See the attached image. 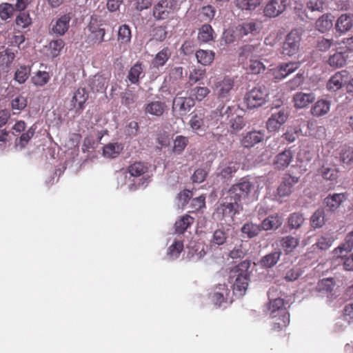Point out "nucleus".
<instances>
[{"mask_svg":"<svg viewBox=\"0 0 353 353\" xmlns=\"http://www.w3.org/2000/svg\"><path fill=\"white\" fill-rule=\"evenodd\" d=\"M249 266L250 262L245 261L230 272V282L233 283V292L236 296L244 295L248 289L250 278Z\"/></svg>","mask_w":353,"mask_h":353,"instance_id":"f257e3e1","label":"nucleus"},{"mask_svg":"<svg viewBox=\"0 0 353 353\" xmlns=\"http://www.w3.org/2000/svg\"><path fill=\"white\" fill-rule=\"evenodd\" d=\"M261 188L262 185L259 181L251 183L245 181L232 185L228 191V196L231 201L238 203L249 196L256 199Z\"/></svg>","mask_w":353,"mask_h":353,"instance_id":"f03ea898","label":"nucleus"},{"mask_svg":"<svg viewBox=\"0 0 353 353\" xmlns=\"http://www.w3.org/2000/svg\"><path fill=\"white\" fill-rule=\"evenodd\" d=\"M148 167L143 163L139 161L135 162L128 167V172H121L118 173V183L121 184V186L123 184H126L128 185V188L130 190H134L137 187L143 185L144 182H141V179H139V181L135 182L134 179L130 180V179H128L125 182L128 178V173H129L130 175L132 177L138 178L145 174L148 171Z\"/></svg>","mask_w":353,"mask_h":353,"instance_id":"7ed1b4c3","label":"nucleus"},{"mask_svg":"<svg viewBox=\"0 0 353 353\" xmlns=\"http://www.w3.org/2000/svg\"><path fill=\"white\" fill-rule=\"evenodd\" d=\"M184 0H160L153 7L152 16L157 21L168 19L170 14L179 9Z\"/></svg>","mask_w":353,"mask_h":353,"instance_id":"20e7f679","label":"nucleus"},{"mask_svg":"<svg viewBox=\"0 0 353 353\" xmlns=\"http://www.w3.org/2000/svg\"><path fill=\"white\" fill-rule=\"evenodd\" d=\"M208 84L211 85L215 96L220 100H229L230 92L234 87V81L230 78L209 79Z\"/></svg>","mask_w":353,"mask_h":353,"instance_id":"39448f33","label":"nucleus"},{"mask_svg":"<svg viewBox=\"0 0 353 353\" xmlns=\"http://www.w3.org/2000/svg\"><path fill=\"white\" fill-rule=\"evenodd\" d=\"M217 112H213L210 114L204 110L196 112L190 119L189 125L191 129L198 134L204 133L210 125L211 119L216 116Z\"/></svg>","mask_w":353,"mask_h":353,"instance_id":"423d86ee","label":"nucleus"},{"mask_svg":"<svg viewBox=\"0 0 353 353\" xmlns=\"http://www.w3.org/2000/svg\"><path fill=\"white\" fill-rule=\"evenodd\" d=\"M268 96V92L265 87H256L245 94L244 101L248 108L252 109L263 105Z\"/></svg>","mask_w":353,"mask_h":353,"instance_id":"0eeeda50","label":"nucleus"},{"mask_svg":"<svg viewBox=\"0 0 353 353\" xmlns=\"http://www.w3.org/2000/svg\"><path fill=\"white\" fill-rule=\"evenodd\" d=\"M239 205L236 202L224 203L218 207L213 214V218L218 221L230 222L239 210Z\"/></svg>","mask_w":353,"mask_h":353,"instance_id":"6e6552de","label":"nucleus"},{"mask_svg":"<svg viewBox=\"0 0 353 353\" xmlns=\"http://www.w3.org/2000/svg\"><path fill=\"white\" fill-rule=\"evenodd\" d=\"M269 54L264 44L256 42L255 43L246 44L241 48V57L253 59L259 58L261 60L267 61L265 57Z\"/></svg>","mask_w":353,"mask_h":353,"instance_id":"1a4fd4ad","label":"nucleus"},{"mask_svg":"<svg viewBox=\"0 0 353 353\" xmlns=\"http://www.w3.org/2000/svg\"><path fill=\"white\" fill-rule=\"evenodd\" d=\"M290 4V0H269L264 7L263 14L269 18H275L283 13Z\"/></svg>","mask_w":353,"mask_h":353,"instance_id":"9d476101","label":"nucleus"},{"mask_svg":"<svg viewBox=\"0 0 353 353\" xmlns=\"http://www.w3.org/2000/svg\"><path fill=\"white\" fill-rule=\"evenodd\" d=\"M289 117L288 108H282L272 114L266 123V126L270 132L277 131L283 125Z\"/></svg>","mask_w":353,"mask_h":353,"instance_id":"9b49d317","label":"nucleus"},{"mask_svg":"<svg viewBox=\"0 0 353 353\" xmlns=\"http://www.w3.org/2000/svg\"><path fill=\"white\" fill-rule=\"evenodd\" d=\"M300 41L301 37L298 31H291L283 43L282 53L290 57L295 54L299 49Z\"/></svg>","mask_w":353,"mask_h":353,"instance_id":"f8f14e48","label":"nucleus"},{"mask_svg":"<svg viewBox=\"0 0 353 353\" xmlns=\"http://www.w3.org/2000/svg\"><path fill=\"white\" fill-rule=\"evenodd\" d=\"M87 40L92 44H100L103 41L105 31L99 27L96 20L92 19L88 27Z\"/></svg>","mask_w":353,"mask_h":353,"instance_id":"ddd939ff","label":"nucleus"},{"mask_svg":"<svg viewBox=\"0 0 353 353\" xmlns=\"http://www.w3.org/2000/svg\"><path fill=\"white\" fill-rule=\"evenodd\" d=\"M194 105V101L191 97L176 96L173 100V111L183 116Z\"/></svg>","mask_w":353,"mask_h":353,"instance_id":"4468645a","label":"nucleus"},{"mask_svg":"<svg viewBox=\"0 0 353 353\" xmlns=\"http://www.w3.org/2000/svg\"><path fill=\"white\" fill-rule=\"evenodd\" d=\"M238 110L235 107L228 106L223 116L228 119V125L234 130H240L245 126V121L242 116L237 114Z\"/></svg>","mask_w":353,"mask_h":353,"instance_id":"2eb2a0df","label":"nucleus"},{"mask_svg":"<svg viewBox=\"0 0 353 353\" xmlns=\"http://www.w3.org/2000/svg\"><path fill=\"white\" fill-rule=\"evenodd\" d=\"M346 200V196L343 193H334L328 194L323 199V205L331 212H335Z\"/></svg>","mask_w":353,"mask_h":353,"instance_id":"dca6fc26","label":"nucleus"},{"mask_svg":"<svg viewBox=\"0 0 353 353\" xmlns=\"http://www.w3.org/2000/svg\"><path fill=\"white\" fill-rule=\"evenodd\" d=\"M293 159V153L290 150H285L279 153L273 160L275 170H283L289 166Z\"/></svg>","mask_w":353,"mask_h":353,"instance_id":"f3484780","label":"nucleus"},{"mask_svg":"<svg viewBox=\"0 0 353 353\" xmlns=\"http://www.w3.org/2000/svg\"><path fill=\"white\" fill-rule=\"evenodd\" d=\"M347 80V72L342 70L335 73L327 81V88L333 92L341 89L343 85H346Z\"/></svg>","mask_w":353,"mask_h":353,"instance_id":"a211bd4d","label":"nucleus"},{"mask_svg":"<svg viewBox=\"0 0 353 353\" xmlns=\"http://www.w3.org/2000/svg\"><path fill=\"white\" fill-rule=\"evenodd\" d=\"M71 17L69 14L61 16L56 20L54 23L52 24V31L53 33L62 36L68 30Z\"/></svg>","mask_w":353,"mask_h":353,"instance_id":"6ab92c4d","label":"nucleus"},{"mask_svg":"<svg viewBox=\"0 0 353 353\" xmlns=\"http://www.w3.org/2000/svg\"><path fill=\"white\" fill-rule=\"evenodd\" d=\"M298 182L297 178L290 175L285 176L277 188V194L280 197L289 196L292 192V186Z\"/></svg>","mask_w":353,"mask_h":353,"instance_id":"aec40b11","label":"nucleus"},{"mask_svg":"<svg viewBox=\"0 0 353 353\" xmlns=\"http://www.w3.org/2000/svg\"><path fill=\"white\" fill-rule=\"evenodd\" d=\"M166 105L159 101H150L145 105L144 112L146 115L159 117L164 113Z\"/></svg>","mask_w":353,"mask_h":353,"instance_id":"412c9836","label":"nucleus"},{"mask_svg":"<svg viewBox=\"0 0 353 353\" xmlns=\"http://www.w3.org/2000/svg\"><path fill=\"white\" fill-rule=\"evenodd\" d=\"M353 26V16L350 14H341L336 21L335 29L340 34L348 32Z\"/></svg>","mask_w":353,"mask_h":353,"instance_id":"4be33fe9","label":"nucleus"},{"mask_svg":"<svg viewBox=\"0 0 353 353\" xmlns=\"http://www.w3.org/2000/svg\"><path fill=\"white\" fill-rule=\"evenodd\" d=\"M299 67L297 63H288L280 65L273 70V75L276 79L281 80L294 72Z\"/></svg>","mask_w":353,"mask_h":353,"instance_id":"5701e85b","label":"nucleus"},{"mask_svg":"<svg viewBox=\"0 0 353 353\" xmlns=\"http://www.w3.org/2000/svg\"><path fill=\"white\" fill-rule=\"evenodd\" d=\"M263 137L264 134L261 132L254 130L248 132L242 138L241 143L245 148H251L263 141Z\"/></svg>","mask_w":353,"mask_h":353,"instance_id":"b1692460","label":"nucleus"},{"mask_svg":"<svg viewBox=\"0 0 353 353\" xmlns=\"http://www.w3.org/2000/svg\"><path fill=\"white\" fill-rule=\"evenodd\" d=\"M239 165L234 162H222L217 170L218 175L223 179H229L238 170Z\"/></svg>","mask_w":353,"mask_h":353,"instance_id":"393cba45","label":"nucleus"},{"mask_svg":"<svg viewBox=\"0 0 353 353\" xmlns=\"http://www.w3.org/2000/svg\"><path fill=\"white\" fill-rule=\"evenodd\" d=\"M235 6L243 12L254 11L261 3V0H234Z\"/></svg>","mask_w":353,"mask_h":353,"instance_id":"a878e982","label":"nucleus"},{"mask_svg":"<svg viewBox=\"0 0 353 353\" xmlns=\"http://www.w3.org/2000/svg\"><path fill=\"white\" fill-rule=\"evenodd\" d=\"M88 99V94L84 88L77 89L73 94L71 103L74 108L77 110H82L83 104Z\"/></svg>","mask_w":353,"mask_h":353,"instance_id":"bb28decb","label":"nucleus"},{"mask_svg":"<svg viewBox=\"0 0 353 353\" xmlns=\"http://www.w3.org/2000/svg\"><path fill=\"white\" fill-rule=\"evenodd\" d=\"M326 221L324 208H319L310 216V226L314 228H321L325 225Z\"/></svg>","mask_w":353,"mask_h":353,"instance_id":"cd10ccee","label":"nucleus"},{"mask_svg":"<svg viewBox=\"0 0 353 353\" xmlns=\"http://www.w3.org/2000/svg\"><path fill=\"white\" fill-rule=\"evenodd\" d=\"M236 30L241 36H246L258 32L259 25L254 21H247L239 25Z\"/></svg>","mask_w":353,"mask_h":353,"instance_id":"c85d7f7f","label":"nucleus"},{"mask_svg":"<svg viewBox=\"0 0 353 353\" xmlns=\"http://www.w3.org/2000/svg\"><path fill=\"white\" fill-rule=\"evenodd\" d=\"M330 108V103L329 101L321 99L317 101L312 106L311 112L316 117L323 116L329 112Z\"/></svg>","mask_w":353,"mask_h":353,"instance_id":"c756f323","label":"nucleus"},{"mask_svg":"<svg viewBox=\"0 0 353 353\" xmlns=\"http://www.w3.org/2000/svg\"><path fill=\"white\" fill-rule=\"evenodd\" d=\"M275 320L273 324V328L275 330H282L286 327L290 323V315L286 310H280L277 317L274 318Z\"/></svg>","mask_w":353,"mask_h":353,"instance_id":"7c9ffc66","label":"nucleus"},{"mask_svg":"<svg viewBox=\"0 0 353 353\" xmlns=\"http://www.w3.org/2000/svg\"><path fill=\"white\" fill-rule=\"evenodd\" d=\"M123 150V145L119 143H110L103 149V154L106 158L117 157Z\"/></svg>","mask_w":353,"mask_h":353,"instance_id":"2f4dec72","label":"nucleus"},{"mask_svg":"<svg viewBox=\"0 0 353 353\" xmlns=\"http://www.w3.org/2000/svg\"><path fill=\"white\" fill-rule=\"evenodd\" d=\"M282 224V220L278 215L269 216L265 219L261 224V229L264 230H276Z\"/></svg>","mask_w":353,"mask_h":353,"instance_id":"473e14b6","label":"nucleus"},{"mask_svg":"<svg viewBox=\"0 0 353 353\" xmlns=\"http://www.w3.org/2000/svg\"><path fill=\"white\" fill-rule=\"evenodd\" d=\"M144 77L143 69L140 63L134 64L130 70L128 79L131 83H137L139 79Z\"/></svg>","mask_w":353,"mask_h":353,"instance_id":"72a5a7b5","label":"nucleus"},{"mask_svg":"<svg viewBox=\"0 0 353 353\" xmlns=\"http://www.w3.org/2000/svg\"><path fill=\"white\" fill-rule=\"evenodd\" d=\"M281 255L280 251H276L263 256L261 260V266L269 268L274 266L279 260Z\"/></svg>","mask_w":353,"mask_h":353,"instance_id":"f704fd0d","label":"nucleus"},{"mask_svg":"<svg viewBox=\"0 0 353 353\" xmlns=\"http://www.w3.org/2000/svg\"><path fill=\"white\" fill-rule=\"evenodd\" d=\"M332 27V17L330 14H323L316 22V29L324 32Z\"/></svg>","mask_w":353,"mask_h":353,"instance_id":"c9c22d12","label":"nucleus"},{"mask_svg":"<svg viewBox=\"0 0 353 353\" xmlns=\"http://www.w3.org/2000/svg\"><path fill=\"white\" fill-rule=\"evenodd\" d=\"M196 57L199 63L207 65L213 61L214 54L210 50H199L196 52Z\"/></svg>","mask_w":353,"mask_h":353,"instance_id":"e433bc0d","label":"nucleus"},{"mask_svg":"<svg viewBox=\"0 0 353 353\" xmlns=\"http://www.w3.org/2000/svg\"><path fill=\"white\" fill-rule=\"evenodd\" d=\"M50 80L49 73L45 71H37L32 77L31 81L37 87L44 86Z\"/></svg>","mask_w":353,"mask_h":353,"instance_id":"4c0bfd02","label":"nucleus"},{"mask_svg":"<svg viewBox=\"0 0 353 353\" xmlns=\"http://www.w3.org/2000/svg\"><path fill=\"white\" fill-rule=\"evenodd\" d=\"M30 68L26 65H21L17 69L14 79L19 84L24 83L28 79L30 74Z\"/></svg>","mask_w":353,"mask_h":353,"instance_id":"58836bf2","label":"nucleus"},{"mask_svg":"<svg viewBox=\"0 0 353 353\" xmlns=\"http://www.w3.org/2000/svg\"><path fill=\"white\" fill-rule=\"evenodd\" d=\"M340 160L345 164L353 163V146L343 145L339 152Z\"/></svg>","mask_w":353,"mask_h":353,"instance_id":"ea45409f","label":"nucleus"},{"mask_svg":"<svg viewBox=\"0 0 353 353\" xmlns=\"http://www.w3.org/2000/svg\"><path fill=\"white\" fill-rule=\"evenodd\" d=\"M283 300L280 298L270 300L269 311L272 318L277 317L278 314H280V310H286L283 307Z\"/></svg>","mask_w":353,"mask_h":353,"instance_id":"a19ab883","label":"nucleus"},{"mask_svg":"<svg viewBox=\"0 0 353 353\" xmlns=\"http://www.w3.org/2000/svg\"><path fill=\"white\" fill-rule=\"evenodd\" d=\"M194 219L189 216L185 215L180 218L175 223V230L178 233H183L186 229L193 223Z\"/></svg>","mask_w":353,"mask_h":353,"instance_id":"79ce46f5","label":"nucleus"},{"mask_svg":"<svg viewBox=\"0 0 353 353\" xmlns=\"http://www.w3.org/2000/svg\"><path fill=\"white\" fill-rule=\"evenodd\" d=\"M298 244L299 240L291 236L283 237L281 241V245L286 253L292 252Z\"/></svg>","mask_w":353,"mask_h":353,"instance_id":"37998d69","label":"nucleus"},{"mask_svg":"<svg viewBox=\"0 0 353 353\" xmlns=\"http://www.w3.org/2000/svg\"><path fill=\"white\" fill-rule=\"evenodd\" d=\"M27 99L23 96H17L11 101V107L13 114H19L27 106Z\"/></svg>","mask_w":353,"mask_h":353,"instance_id":"c03bdc74","label":"nucleus"},{"mask_svg":"<svg viewBox=\"0 0 353 353\" xmlns=\"http://www.w3.org/2000/svg\"><path fill=\"white\" fill-rule=\"evenodd\" d=\"M261 61L256 58L250 59L247 66L248 72L252 74H259L264 71L265 67Z\"/></svg>","mask_w":353,"mask_h":353,"instance_id":"a18cd8bd","label":"nucleus"},{"mask_svg":"<svg viewBox=\"0 0 353 353\" xmlns=\"http://www.w3.org/2000/svg\"><path fill=\"white\" fill-rule=\"evenodd\" d=\"M198 39L202 42H208L213 39V30L210 25H203L199 29Z\"/></svg>","mask_w":353,"mask_h":353,"instance_id":"49530a36","label":"nucleus"},{"mask_svg":"<svg viewBox=\"0 0 353 353\" xmlns=\"http://www.w3.org/2000/svg\"><path fill=\"white\" fill-rule=\"evenodd\" d=\"M261 230V228L260 225L252 223H245L241 228L242 233L246 234L249 238L256 236L259 234Z\"/></svg>","mask_w":353,"mask_h":353,"instance_id":"de8ad7c7","label":"nucleus"},{"mask_svg":"<svg viewBox=\"0 0 353 353\" xmlns=\"http://www.w3.org/2000/svg\"><path fill=\"white\" fill-rule=\"evenodd\" d=\"M34 134V130L32 128H29L27 131L21 135L19 140L16 141L15 147L17 148H19L20 150L24 148L31 138L33 137Z\"/></svg>","mask_w":353,"mask_h":353,"instance_id":"09e8293b","label":"nucleus"},{"mask_svg":"<svg viewBox=\"0 0 353 353\" xmlns=\"http://www.w3.org/2000/svg\"><path fill=\"white\" fill-rule=\"evenodd\" d=\"M170 52L168 48H164L160 51L152 61L154 67L158 68L163 65L170 57Z\"/></svg>","mask_w":353,"mask_h":353,"instance_id":"8fccbe9b","label":"nucleus"},{"mask_svg":"<svg viewBox=\"0 0 353 353\" xmlns=\"http://www.w3.org/2000/svg\"><path fill=\"white\" fill-rule=\"evenodd\" d=\"M353 248V231L348 233L345 239V242L336 249H334V252L336 254H338L339 252H343V251L345 252H349Z\"/></svg>","mask_w":353,"mask_h":353,"instance_id":"3c124183","label":"nucleus"},{"mask_svg":"<svg viewBox=\"0 0 353 353\" xmlns=\"http://www.w3.org/2000/svg\"><path fill=\"white\" fill-rule=\"evenodd\" d=\"M345 57L342 52H336L328 59L330 65L335 68L343 67L345 64Z\"/></svg>","mask_w":353,"mask_h":353,"instance_id":"603ef678","label":"nucleus"},{"mask_svg":"<svg viewBox=\"0 0 353 353\" xmlns=\"http://www.w3.org/2000/svg\"><path fill=\"white\" fill-rule=\"evenodd\" d=\"M183 249V243L181 241H174L168 250V256L170 259H175L179 257L180 253Z\"/></svg>","mask_w":353,"mask_h":353,"instance_id":"864d4df0","label":"nucleus"},{"mask_svg":"<svg viewBox=\"0 0 353 353\" xmlns=\"http://www.w3.org/2000/svg\"><path fill=\"white\" fill-rule=\"evenodd\" d=\"M333 240L328 236H322L318 239L316 243L312 245V249L314 250L316 248H319L321 250H325L328 249L332 244Z\"/></svg>","mask_w":353,"mask_h":353,"instance_id":"5fc2aeb1","label":"nucleus"},{"mask_svg":"<svg viewBox=\"0 0 353 353\" xmlns=\"http://www.w3.org/2000/svg\"><path fill=\"white\" fill-rule=\"evenodd\" d=\"M248 252L247 243L241 242L240 244L235 245L230 252V256L232 259L243 258Z\"/></svg>","mask_w":353,"mask_h":353,"instance_id":"6e6d98bb","label":"nucleus"},{"mask_svg":"<svg viewBox=\"0 0 353 353\" xmlns=\"http://www.w3.org/2000/svg\"><path fill=\"white\" fill-rule=\"evenodd\" d=\"M131 39V32L130 28L123 25L121 26L118 31V40L121 43L126 44L130 42Z\"/></svg>","mask_w":353,"mask_h":353,"instance_id":"4d7b16f0","label":"nucleus"},{"mask_svg":"<svg viewBox=\"0 0 353 353\" xmlns=\"http://www.w3.org/2000/svg\"><path fill=\"white\" fill-rule=\"evenodd\" d=\"M334 285L333 279L327 278L319 281L316 287V290L318 292H330L332 290Z\"/></svg>","mask_w":353,"mask_h":353,"instance_id":"13d9d810","label":"nucleus"},{"mask_svg":"<svg viewBox=\"0 0 353 353\" xmlns=\"http://www.w3.org/2000/svg\"><path fill=\"white\" fill-rule=\"evenodd\" d=\"M188 143V139L187 137L181 135L177 136L174 140L173 152L179 154L182 152L187 146Z\"/></svg>","mask_w":353,"mask_h":353,"instance_id":"bf43d9fd","label":"nucleus"},{"mask_svg":"<svg viewBox=\"0 0 353 353\" xmlns=\"http://www.w3.org/2000/svg\"><path fill=\"white\" fill-rule=\"evenodd\" d=\"M93 90L97 92H103L107 86L106 79L102 75H95L92 83Z\"/></svg>","mask_w":353,"mask_h":353,"instance_id":"052dcab7","label":"nucleus"},{"mask_svg":"<svg viewBox=\"0 0 353 353\" xmlns=\"http://www.w3.org/2000/svg\"><path fill=\"white\" fill-rule=\"evenodd\" d=\"M205 73V70L201 68H193L188 77L189 81L192 83H196L201 79H203Z\"/></svg>","mask_w":353,"mask_h":353,"instance_id":"680f3d73","label":"nucleus"},{"mask_svg":"<svg viewBox=\"0 0 353 353\" xmlns=\"http://www.w3.org/2000/svg\"><path fill=\"white\" fill-rule=\"evenodd\" d=\"M294 106L296 108H303L309 103V94L305 93H297L294 97Z\"/></svg>","mask_w":353,"mask_h":353,"instance_id":"e2e57ef3","label":"nucleus"},{"mask_svg":"<svg viewBox=\"0 0 353 353\" xmlns=\"http://www.w3.org/2000/svg\"><path fill=\"white\" fill-rule=\"evenodd\" d=\"M321 176L326 180L333 181L338 178L339 173L336 168L324 167L321 169Z\"/></svg>","mask_w":353,"mask_h":353,"instance_id":"0e129e2a","label":"nucleus"},{"mask_svg":"<svg viewBox=\"0 0 353 353\" xmlns=\"http://www.w3.org/2000/svg\"><path fill=\"white\" fill-rule=\"evenodd\" d=\"M227 238L228 234L223 230L219 229L214 231L212 242L215 245H221L225 243Z\"/></svg>","mask_w":353,"mask_h":353,"instance_id":"69168bd1","label":"nucleus"},{"mask_svg":"<svg viewBox=\"0 0 353 353\" xmlns=\"http://www.w3.org/2000/svg\"><path fill=\"white\" fill-rule=\"evenodd\" d=\"M64 47V42L59 39L52 41L49 44V49L52 57H57Z\"/></svg>","mask_w":353,"mask_h":353,"instance_id":"338daca9","label":"nucleus"},{"mask_svg":"<svg viewBox=\"0 0 353 353\" xmlns=\"http://www.w3.org/2000/svg\"><path fill=\"white\" fill-rule=\"evenodd\" d=\"M210 93V90L206 87H196L192 90V94L199 101H202Z\"/></svg>","mask_w":353,"mask_h":353,"instance_id":"774afa93","label":"nucleus"}]
</instances>
